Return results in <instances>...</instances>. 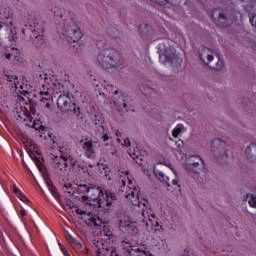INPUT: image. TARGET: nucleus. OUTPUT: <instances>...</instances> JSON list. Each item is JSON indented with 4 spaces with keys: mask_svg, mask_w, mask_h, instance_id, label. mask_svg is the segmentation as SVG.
Instances as JSON below:
<instances>
[{
    "mask_svg": "<svg viewBox=\"0 0 256 256\" xmlns=\"http://www.w3.org/2000/svg\"><path fill=\"white\" fill-rule=\"evenodd\" d=\"M101 233L102 235H105V237H111V235H113V231H111V227L105 224L102 227Z\"/></svg>",
    "mask_w": 256,
    "mask_h": 256,
    "instance_id": "28",
    "label": "nucleus"
},
{
    "mask_svg": "<svg viewBox=\"0 0 256 256\" xmlns=\"http://www.w3.org/2000/svg\"><path fill=\"white\" fill-rule=\"evenodd\" d=\"M40 80L42 83V89L40 90V95L42 98L40 101L42 103H46L47 109L51 108V104L47 102L53 99L51 93L56 95L61 93L57 100L58 109L62 111V113H73V115H76V117L83 119L81 108L77 107L75 98L69 94L65 84H63L61 80L57 79V76L44 74L40 75Z\"/></svg>",
    "mask_w": 256,
    "mask_h": 256,
    "instance_id": "1",
    "label": "nucleus"
},
{
    "mask_svg": "<svg viewBox=\"0 0 256 256\" xmlns=\"http://www.w3.org/2000/svg\"><path fill=\"white\" fill-rule=\"evenodd\" d=\"M217 57H218V61L216 63V67H213L212 69L214 71H221V69H223L224 67L223 60H221L220 56H217Z\"/></svg>",
    "mask_w": 256,
    "mask_h": 256,
    "instance_id": "30",
    "label": "nucleus"
},
{
    "mask_svg": "<svg viewBox=\"0 0 256 256\" xmlns=\"http://www.w3.org/2000/svg\"><path fill=\"white\" fill-rule=\"evenodd\" d=\"M66 239H67L68 243L71 245V247H73V249H75V251H81V249H83V244H81V242H79V240H77L71 234H68L66 236Z\"/></svg>",
    "mask_w": 256,
    "mask_h": 256,
    "instance_id": "19",
    "label": "nucleus"
},
{
    "mask_svg": "<svg viewBox=\"0 0 256 256\" xmlns=\"http://www.w3.org/2000/svg\"><path fill=\"white\" fill-rule=\"evenodd\" d=\"M6 81H9V83H13L15 89H23V84L19 82V78L17 75L13 74V72H8L5 74Z\"/></svg>",
    "mask_w": 256,
    "mask_h": 256,
    "instance_id": "17",
    "label": "nucleus"
},
{
    "mask_svg": "<svg viewBox=\"0 0 256 256\" xmlns=\"http://www.w3.org/2000/svg\"><path fill=\"white\" fill-rule=\"evenodd\" d=\"M19 55H21V50L15 47H12L10 51L5 53V57L8 61H19Z\"/></svg>",
    "mask_w": 256,
    "mask_h": 256,
    "instance_id": "18",
    "label": "nucleus"
},
{
    "mask_svg": "<svg viewBox=\"0 0 256 256\" xmlns=\"http://www.w3.org/2000/svg\"><path fill=\"white\" fill-rule=\"evenodd\" d=\"M121 184L125 187V180H121Z\"/></svg>",
    "mask_w": 256,
    "mask_h": 256,
    "instance_id": "46",
    "label": "nucleus"
},
{
    "mask_svg": "<svg viewBox=\"0 0 256 256\" xmlns=\"http://www.w3.org/2000/svg\"><path fill=\"white\" fill-rule=\"evenodd\" d=\"M148 27H149V25H147V24H142V25H140V26H139V33H140L141 35H143L142 29H148Z\"/></svg>",
    "mask_w": 256,
    "mask_h": 256,
    "instance_id": "40",
    "label": "nucleus"
},
{
    "mask_svg": "<svg viewBox=\"0 0 256 256\" xmlns=\"http://www.w3.org/2000/svg\"><path fill=\"white\" fill-rule=\"evenodd\" d=\"M2 28H3V24L0 23V31H1Z\"/></svg>",
    "mask_w": 256,
    "mask_h": 256,
    "instance_id": "47",
    "label": "nucleus"
},
{
    "mask_svg": "<svg viewBox=\"0 0 256 256\" xmlns=\"http://www.w3.org/2000/svg\"><path fill=\"white\" fill-rule=\"evenodd\" d=\"M50 158L51 165L55 171H61V173H65V171H67V167H69V158L67 156L51 154Z\"/></svg>",
    "mask_w": 256,
    "mask_h": 256,
    "instance_id": "11",
    "label": "nucleus"
},
{
    "mask_svg": "<svg viewBox=\"0 0 256 256\" xmlns=\"http://www.w3.org/2000/svg\"><path fill=\"white\" fill-rule=\"evenodd\" d=\"M109 35H111V37H113L114 39H117V37H119L120 33L119 30L117 28H112L108 30Z\"/></svg>",
    "mask_w": 256,
    "mask_h": 256,
    "instance_id": "31",
    "label": "nucleus"
},
{
    "mask_svg": "<svg viewBox=\"0 0 256 256\" xmlns=\"http://www.w3.org/2000/svg\"><path fill=\"white\" fill-rule=\"evenodd\" d=\"M129 181V183H130V185H131V180H128Z\"/></svg>",
    "mask_w": 256,
    "mask_h": 256,
    "instance_id": "50",
    "label": "nucleus"
},
{
    "mask_svg": "<svg viewBox=\"0 0 256 256\" xmlns=\"http://www.w3.org/2000/svg\"><path fill=\"white\" fill-rule=\"evenodd\" d=\"M81 151L87 159H95V146H93V140H81Z\"/></svg>",
    "mask_w": 256,
    "mask_h": 256,
    "instance_id": "14",
    "label": "nucleus"
},
{
    "mask_svg": "<svg viewBox=\"0 0 256 256\" xmlns=\"http://www.w3.org/2000/svg\"><path fill=\"white\" fill-rule=\"evenodd\" d=\"M19 216L20 217H25V215H27V212L25 211V209H21V210H19Z\"/></svg>",
    "mask_w": 256,
    "mask_h": 256,
    "instance_id": "41",
    "label": "nucleus"
},
{
    "mask_svg": "<svg viewBox=\"0 0 256 256\" xmlns=\"http://www.w3.org/2000/svg\"><path fill=\"white\" fill-rule=\"evenodd\" d=\"M122 247L125 251V255L129 256V251H137V249H134L133 246H131V242L129 241H122Z\"/></svg>",
    "mask_w": 256,
    "mask_h": 256,
    "instance_id": "25",
    "label": "nucleus"
},
{
    "mask_svg": "<svg viewBox=\"0 0 256 256\" xmlns=\"http://www.w3.org/2000/svg\"><path fill=\"white\" fill-rule=\"evenodd\" d=\"M25 27H29V31H31V39L35 38L36 47H41L45 43V28L39 27V23L29 22V25H25Z\"/></svg>",
    "mask_w": 256,
    "mask_h": 256,
    "instance_id": "9",
    "label": "nucleus"
},
{
    "mask_svg": "<svg viewBox=\"0 0 256 256\" xmlns=\"http://www.w3.org/2000/svg\"><path fill=\"white\" fill-rule=\"evenodd\" d=\"M184 129L185 126H183V124H177L176 127L172 130V137L177 139L179 135H181V133L184 131Z\"/></svg>",
    "mask_w": 256,
    "mask_h": 256,
    "instance_id": "24",
    "label": "nucleus"
},
{
    "mask_svg": "<svg viewBox=\"0 0 256 256\" xmlns=\"http://www.w3.org/2000/svg\"><path fill=\"white\" fill-rule=\"evenodd\" d=\"M52 193L55 195L56 193H57V188H55V187H52Z\"/></svg>",
    "mask_w": 256,
    "mask_h": 256,
    "instance_id": "42",
    "label": "nucleus"
},
{
    "mask_svg": "<svg viewBox=\"0 0 256 256\" xmlns=\"http://www.w3.org/2000/svg\"><path fill=\"white\" fill-rule=\"evenodd\" d=\"M76 215H81V218L84 219L88 227H101V225H105L103 219L91 212H87V210L76 208Z\"/></svg>",
    "mask_w": 256,
    "mask_h": 256,
    "instance_id": "8",
    "label": "nucleus"
},
{
    "mask_svg": "<svg viewBox=\"0 0 256 256\" xmlns=\"http://www.w3.org/2000/svg\"><path fill=\"white\" fill-rule=\"evenodd\" d=\"M160 63H163V65L167 63H171L172 65H181L183 60L179 55H177L175 49H170V51H165V53L160 55Z\"/></svg>",
    "mask_w": 256,
    "mask_h": 256,
    "instance_id": "12",
    "label": "nucleus"
},
{
    "mask_svg": "<svg viewBox=\"0 0 256 256\" xmlns=\"http://www.w3.org/2000/svg\"><path fill=\"white\" fill-rule=\"evenodd\" d=\"M18 199H20V201H23V203H31V201L29 200V198L27 196H25V194H20V196H18Z\"/></svg>",
    "mask_w": 256,
    "mask_h": 256,
    "instance_id": "34",
    "label": "nucleus"
},
{
    "mask_svg": "<svg viewBox=\"0 0 256 256\" xmlns=\"http://www.w3.org/2000/svg\"><path fill=\"white\" fill-rule=\"evenodd\" d=\"M199 57L202 63L206 64L207 67H209V63L215 59V57H213L211 54V49L207 47H202L199 49Z\"/></svg>",
    "mask_w": 256,
    "mask_h": 256,
    "instance_id": "16",
    "label": "nucleus"
},
{
    "mask_svg": "<svg viewBox=\"0 0 256 256\" xmlns=\"http://www.w3.org/2000/svg\"><path fill=\"white\" fill-rule=\"evenodd\" d=\"M172 185L174 186V189H180L181 188V186L179 185V179H177V176H176V178H174L172 180Z\"/></svg>",
    "mask_w": 256,
    "mask_h": 256,
    "instance_id": "35",
    "label": "nucleus"
},
{
    "mask_svg": "<svg viewBox=\"0 0 256 256\" xmlns=\"http://www.w3.org/2000/svg\"><path fill=\"white\" fill-rule=\"evenodd\" d=\"M246 201H248L250 207L256 209V196H254L253 194H247Z\"/></svg>",
    "mask_w": 256,
    "mask_h": 256,
    "instance_id": "26",
    "label": "nucleus"
},
{
    "mask_svg": "<svg viewBox=\"0 0 256 256\" xmlns=\"http://www.w3.org/2000/svg\"><path fill=\"white\" fill-rule=\"evenodd\" d=\"M100 131L102 133V136L100 137V139H102L104 143H107V141H109V134L105 132V127L100 126Z\"/></svg>",
    "mask_w": 256,
    "mask_h": 256,
    "instance_id": "29",
    "label": "nucleus"
},
{
    "mask_svg": "<svg viewBox=\"0 0 256 256\" xmlns=\"http://www.w3.org/2000/svg\"><path fill=\"white\" fill-rule=\"evenodd\" d=\"M1 15L4 19L8 20V23L10 25L9 33H8V39L10 42H17V39H19V35L17 34V26L14 25L13 22V12L9 11V9L4 8V10H1Z\"/></svg>",
    "mask_w": 256,
    "mask_h": 256,
    "instance_id": "10",
    "label": "nucleus"
},
{
    "mask_svg": "<svg viewBox=\"0 0 256 256\" xmlns=\"http://www.w3.org/2000/svg\"><path fill=\"white\" fill-rule=\"evenodd\" d=\"M249 1H251L252 3H255V2H256V0H249Z\"/></svg>",
    "mask_w": 256,
    "mask_h": 256,
    "instance_id": "48",
    "label": "nucleus"
},
{
    "mask_svg": "<svg viewBox=\"0 0 256 256\" xmlns=\"http://www.w3.org/2000/svg\"><path fill=\"white\" fill-rule=\"evenodd\" d=\"M155 176L157 177V179H159V181H161V183H166L167 187H170L169 185V177L165 176V174H163V172H159V170H154Z\"/></svg>",
    "mask_w": 256,
    "mask_h": 256,
    "instance_id": "23",
    "label": "nucleus"
},
{
    "mask_svg": "<svg viewBox=\"0 0 256 256\" xmlns=\"http://www.w3.org/2000/svg\"><path fill=\"white\" fill-rule=\"evenodd\" d=\"M96 87H98V89H99V84H96Z\"/></svg>",
    "mask_w": 256,
    "mask_h": 256,
    "instance_id": "49",
    "label": "nucleus"
},
{
    "mask_svg": "<svg viewBox=\"0 0 256 256\" xmlns=\"http://www.w3.org/2000/svg\"><path fill=\"white\" fill-rule=\"evenodd\" d=\"M59 247L64 256H71V253H69V250H67V247H65V245L59 243Z\"/></svg>",
    "mask_w": 256,
    "mask_h": 256,
    "instance_id": "32",
    "label": "nucleus"
},
{
    "mask_svg": "<svg viewBox=\"0 0 256 256\" xmlns=\"http://www.w3.org/2000/svg\"><path fill=\"white\" fill-rule=\"evenodd\" d=\"M102 87H104V89H110V91H113V85L108 84L107 81H102Z\"/></svg>",
    "mask_w": 256,
    "mask_h": 256,
    "instance_id": "36",
    "label": "nucleus"
},
{
    "mask_svg": "<svg viewBox=\"0 0 256 256\" xmlns=\"http://www.w3.org/2000/svg\"><path fill=\"white\" fill-rule=\"evenodd\" d=\"M101 167L105 173V177H107V173H109V166H107V164H102Z\"/></svg>",
    "mask_w": 256,
    "mask_h": 256,
    "instance_id": "38",
    "label": "nucleus"
},
{
    "mask_svg": "<svg viewBox=\"0 0 256 256\" xmlns=\"http://www.w3.org/2000/svg\"><path fill=\"white\" fill-rule=\"evenodd\" d=\"M130 157L132 159H140V161H143V156H141V153L139 152V148H134L133 152H129Z\"/></svg>",
    "mask_w": 256,
    "mask_h": 256,
    "instance_id": "27",
    "label": "nucleus"
},
{
    "mask_svg": "<svg viewBox=\"0 0 256 256\" xmlns=\"http://www.w3.org/2000/svg\"><path fill=\"white\" fill-rule=\"evenodd\" d=\"M139 193H141L139 189L130 187L126 194V199L131 201L132 205L136 207V221L138 223H143L146 227H149V225L156 227L154 229L155 233H161V231H163V226L159 224V219L155 216L153 210L147 206L148 201L145 198L141 200Z\"/></svg>",
    "mask_w": 256,
    "mask_h": 256,
    "instance_id": "3",
    "label": "nucleus"
},
{
    "mask_svg": "<svg viewBox=\"0 0 256 256\" xmlns=\"http://www.w3.org/2000/svg\"><path fill=\"white\" fill-rule=\"evenodd\" d=\"M186 170L190 173H194V179H197L199 183H205V181L199 179V171L205 167L203 158L199 155L189 156L185 161Z\"/></svg>",
    "mask_w": 256,
    "mask_h": 256,
    "instance_id": "6",
    "label": "nucleus"
},
{
    "mask_svg": "<svg viewBox=\"0 0 256 256\" xmlns=\"http://www.w3.org/2000/svg\"><path fill=\"white\" fill-rule=\"evenodd\" d=\"M115 135L120 145H123L124 147H131V140L129 138H123V134L119 129L115 130Z\"/></svg>",
    "mask_w": 256,
    "mask_h": 256,
    "instance_id": "21",
    "label": "nucleus"
},
{
    "mask_svg": "<svg viewBox=\"0 0 256 256\" xmlns=\"http://www.w3.org/2000/svg\"><path fill=\"white\" fill-rule=\"evenodd\" d=\"M29 156L41 173H45V171H47V168L45 167V165H43V162H41V159H39V157H37L35 153L29 152Z\"/></svg>",
    "mask_w": 256,
    "mask_h": 256,
    "instance_id": "20",
    "label": "nucleus"
},
{
    "mask_svg": "<svg viewBox=\"0 0 256 256\" xmlns=\"http://www.w3.org/2000/svg\"><path fill=\"white\" fill-rule=\"evenodd\" d=\"M13 193H15V195L19 198L20 195L23 194V192H21V190L19 188H17V186L13 187Z\"/></svg>",
    "mask_w": 256,
    "mask_h": 256,
    "instance_id": "37",
    "label": "nucleus"
},
{
    "mask_svg": "<svg viewBox=\"0 0 256 256\" xmlns=\"http://www.w3.org/2000/svg\"><path fill=\"white\" fill-rule=\"evenodd\" d=\"M251 149H253L254 151H256V144H255V143H252V144H250L249 146H247L245 153H246L247 155H249V153H251Z\"/></svg>",
    "mask_w": 256,
    "mask_h": 256,
    "instance_id": "33",
    "label": "nucleus"
},
{
    "mask_svg": "<svg viewBox=\"0 0 256 256\" xmlns=\"http://www.w3.org/2000/svg\"><path fill=\"white\" fill-rule=\"evenodd\" d=\"M64 187H65L66 189H71V184H66V185H64Z\"/></svg>",
    "mask_w": 256,
    "mask_h": 256,
    "instance_id": "43",
    "label": "nucleus"
},
{
    "mask_svg": "<svg viewBox=\"0 0 256 256\" xmlns=\"http://www.w3.org/2000/svg\"><path fill=\"white\" fill-rule=\"evenodd\" d=\"M51 12L54 13V17L61 20L60 24L56 26V37L67 41V43H77L83 37L72 12L64 10L63 13V8L58 6L51 8Z\"/></svg>",
    "mask_w": 256,
    "mask_h": 256,
    "instance_id": "2",
    "label": "nucleus"
},
{
    "mask_svg": "<svg viewBox=\"0 0 256 256\" xmlns=\"http://www.w3.org/2000/svg\"><path fill=\"white\" fill-rule=\"evenodd\" d=\"M114 105L118 113H129V111H135L133 107V99L129 96L121 94L119 96V91H114Z\"/></svg>",
    "mask_w": 256,
    "mask_h": 256,
    "instance_id": "7",
    "label": "nucleus"
},
{
    "mask_svg": "<svg viewBox=\"0 0 256 256\" xmlns=\"http://www.w3.org/2000/svg\"><path fill=\"white\" fill-rule=\"evenodd\" d=\"M154 1H156V2H157V1H159V0H154Z\"/></svg>",
    "mask_w": 256,
    "mask_h": 256,
    "instance_id": "51",
    "label": "nucleus"
},
{
    "mask_svg": "<svg viewBox=\"0 0 256 256\" xmlns=\"http://www.w3.org/2000/svg\"><path fill=\"white\" fill-rule=\"evenodd\" d=\"M79 191L81 193H87L90 199V205L97 207L99 211L104 213H109L111 207H113V202L117 199V194L113 193L111 190H105L101 186H88L86 184L79 185Z\"/></svg>",
    "mask_w": 256,
    "mask_h": 256,
    "instance_id": "4",
    "label": "nucleus"
},
{
    "mask_svg": "<svg viewBox=\"0 0 256 256\" xmlns=\"http://www.w3.org/2000/svg\"><path fill=\"white\" fill-rule=\"evenodd\" d=\"M31 116V114L29 113V111H26V117H30Z\"/></svg>",
    "mask_w": 256,
    "mask_h": 256,
    "instance_id": "45",
    "label": "nucleus"
},
{
    "mask_svg": "<svg viewBox=\"0 0 256 256\" xmlns=\"http://www.w3.org/2000/svg\"><path fill=\"white\" fill-rule=\"evenodd\" d=\"M96 45L98 46V49H102L103 45H105V41L104 40H98L96 42Z\"/></svg>",
    "mask_w": 256,
    "mask_h": 256,
    "instance_id": "39",
    "label": "nucleus"
},
{
    "mask_svg": "<svg viewBox=\"0 0 256 256\" xmlns=\"http://www.w3.org/2000/svg\"><path fill=\"white\" fill-rule=\"evenodd\" d=\"M26 31H27V29H22V33H23V35H27V33H26Z\"/></svg>",
    "mask_w": 256,
    "mask_h": 256,
    "instance_id": "44",
    "label": "nucleus"
},
{
    "mask_svg": "<svg viewBox=\"0 0 256 256\" xmlns=\"http://www.w3.org/2000/svg\"><path fill=\"white\" fill-rule=\"evenodd\" d=\"M97 61L103 69H115L123 65V55L114 48H106L98 54Z\"/></svg>",
    "mask_w": 256,
    "mask_h": 256,
    "instance_id": "5",
    "label": "nucleus"
},
{
    "mask_svg": "<svg viewBox=\"0 0 256 256\" xmlns=\"http://www.w3.org/2000/svg\"><path fill=\"white\" fill-rule=\"evenodd\" d=\"M118 221H119V229L121 231H125L127 235L135 236L137 235V233H139V229L137 228V225L135 224V222H126L119 217H118Z\"/></svg>",
    "mask_w": 256,
    "mask_h": 256,
    "instance_id": "15",
    "label": "nucleus"
},
{
    "mask_svg": "<svg viewBox=\"0 0 256 256\" xmlns=\"http://www.w3.org/2000/svg\"><path fill=\"white\" fill-rule=\"evenodd\" d=\"M214 23L218 25V27H229V20L227 19V15L220 13L217 19H214Z\"/></svg>",
    "mask_w": 256,
    "mask_h": 256,
    "instance_id": "22",
    "label": "nucleus"
},
{
    "mask_svg": "<svg viewBox=\"0 0 256 256\" xmlns=\"http://www.w3.org/2000/svg\"><path fill=\"white\" fill-rule=\"evenodd\" d=\"M212 149L213 151H218L220 153L216 159L217 161H223V159H227V143L219 138H216L212 141Z\"/></svg>",
    "mask_w": 256,
    "mask_h": 256,
    "instance_id": "13",
    "label": "nucleus"
}]
</instances>
